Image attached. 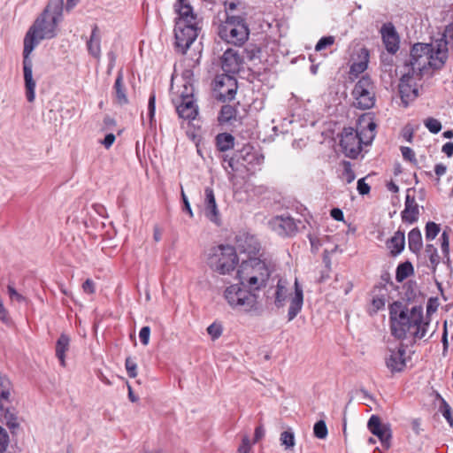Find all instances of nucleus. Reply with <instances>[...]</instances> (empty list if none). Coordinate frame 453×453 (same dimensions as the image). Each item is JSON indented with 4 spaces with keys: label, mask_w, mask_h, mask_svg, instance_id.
Returning <instances> with one entry per match:
<instances>
[{
    "label": "nucleus",
    "mask_w": 453,
    "mask_h": 453,
    "mask_svg": "<svg viewBox=\"0 0 453 453\" xmlns=\"http://www.w3.org/2000/svg\"><path fill=\"white\" fill-rule=\"evenodd\" d=\"M354 105L361 110L372 108L375 104V87L370 77L363 76L352 91Z\"/></svg>",
    "instance_id": "9"
},
{
    "label": "nucleus",
    "mask_w": 453,
    "mask_h": 453,
    "mask_svg": "<svg viewBox=\"0 0 453 453\" xmlns=\"http://www.w3.org/2000/svg\"><path fill=\"white\" fill-rule=\"evenodd\" d=\"M335 38L333 35L324 36L319 39L315 46L316 51H320L334 43Z\"/></svg>",
    "instance_id": "40"
},
{
    "label": "nucleus",
    "mask_w": 453,
    "mask_h": 453,
    "mask_svg": "<svg viewBox=\"0 0 453 453\" xmlns=\"http://www.w3.org/2000/svg\"><path fill=\"white\" fill-rule=\"evenodd\" d=\"M413 273V267L411 263L405 262L397 266L395 278L398 281H403Z\"/></svg>",
    "instance_id": "31"
},
{
    "label": "nucleus",
    "mask_w": 453,
    "mask_h": 453,
    "mask_svg": "<svg viewBox=\"0 0 453 453\" xmlns=\"http://www.w3.org/2000/svg\"><path fill=\"white\" fill-rule=\"evenodd\" d=\"M363 131L345 127L341 133L340 146L343 154L350 158H357L365 144Z\"/></svg>",
    "instance_id": "11"
},
{
    "label": "nucleus",
    "mask_w": 453,
    "mask_h": 453,
    "mask_svg": "<svg viewBox=\"0 0 453 453\" xmlns=\"http://www.w3.org/2000/svg\"><path fill=\"white\" fill-rule=\"evenodd\" d=\"M238 85L234 75L218 74L213 81V90L218 100L225 103L234 99Z\"/></svg>",
    "instance_id": "12"
},
{
    "label": "nucleus",
    "mask_w": 453,
    "mask_h": 453,
    "mask_svg": "<svg viewBox=\"0 0 453 453\" xmlns=\"http://www.w3.org/2000/svg\"><path fill=\"white\" fill-rule=\"evenodd\" d=\"M127 372L129 377L135 378L137 376V365L132 357H127L125 362Z\"/></svg>",
    "instance_id": "42"
},
{
    "label": "nucleus",
    "mask_w": 453,
    "mask_h": 453,
    "mask_svg": "<svg viewBox=\"0 0 453 453\" xmlns=\"http://www.w3.org/2000/svg\"><path fill=\"white\" fill-rule=\"evenodd\" d=\"M9 444V436L6 431L0 426V453L6 450Z\"/></svg>",
    "instance_id": "45"
},
{
    "label": "nucleus",
    "mask_w": 453,
    "mask_h": 453,
    "mask_svg": "<svg viewBox=\"0 0 453 453\" xmlns=\"http://www.w3.org/2000/svg\"><path fill=\"white\" fill-rule=\"evenodd\" d=\"M172 102L180 119L192 120L197 116L198 107L195 104L193 88L191 86L184 85L182 91L180 95L173 96Z\"/></svg>",
    "instance_id": "10"
},
{
    "label": "nucleus",
    "mask_w": 453,
    "mask_h": 453,
    "mask_svg": "<svg viewBox=\"0 0 453 453\" xmlns=\"http://www.w3.org/2000/svg\"><path fill=\"white\" fill-rule=\"evenodd\" d=\"M387 368L392 372H401L406 367V349L400 343L395 349H389L385 357Z\"/></svg>",
    "instance_id": "15"
},
{
    "label": "nucleus",
    "mask_w": 453,
    "mask_h": 453,
    "mask_svg": "<svg viewBox=\"0 0 453 453\" xmlns=\"http://www.w3.org/2000/svg\"><path fill=\"white\" fill-rule=\"evenodd\" d=\"M390 330L393 336L403 340L412 336L422 339L426 336L429 323L424 320L421 306L409 309L401 302H394L389 307Z\"/></svg>",
    "instance_id": "3"
},
{
    "label": "nucleus",
    "mask_w": 453,
    "mask_h": 453,
    "mask_svg": "<svg viewBox=\"0 0 453 453\" xmlns=\"http://www.w3.org/2000/svg\"><path fill=\"white\" fill-rule=\"evenodd\" d=\"M236 111L231 105H224L221 108L219 120L220 122H229L235 118Z\"/></svg>",
    "instance_id": "33"
},
{
    "label": "nucleus",
    "mask_w": 453,
    "mask_h": 453,
    "mask_svg": "<svg viewBox=\"0 0 453 453\" xmlns=\"http://www.w3.org/2000/svg\"><path fill=\"white\" fill-rule=\"evenodd\" d=\"M174 10L178 14L174 27L175 46L181 53H185L198 35L201 20L188 0H177Z\"/></svg>",
    "instance_id": "5"
},
{
    "label": "nucleus",
    "mask_w": 453,
    "mask_h": 453,
    "mask_svg": "<svg viewBox=\"0 0 453 453\" xmlns=\"http://www.w3.org/2000/svg\"><path fill=\"white\" fill-rule=\"evenodd\" d=\"M370 189V186L365 181L364 178L357 180V190L360 195H367Z\"/></svg>",
    "instance_id": "50"
},
{
    "label": "nucleus",
    "mask_w": 453,
    "mask_h": 453,
    "mask_svg": "<svg viewBox=\"0 0 453 453\" xmlns=\"http://www.w3.org/2000/svg\"><path fill=\"white\" fill-rule=\"evenodd\" d=\"M280 440L286 449H292L295 446V435L290 430L282 432Z\"/></svg>",
    "instance_id": "35"
},
{
    "label": "nucleus",
    "mask_w": 453,
    "mask_h": 453,
    "mask_svg": "<svg viewBox=\"0 0 453 453\" xmlns=\"http://www.w3.org/2000/svg\"><path fill=\"white\" fill-rule=\"evenodd\" d=\"M181 197H182V200H183V203H184V210L189 214V216L192 218L193 217V211L191 210V207H190V204H189V202L188 200V197L186 196L184 191L182 190L181 191Z\"/></svg>",
    "instance_id": "55"
},
{
    "label": "nucleus",
    "mask_w": 453,
    "mask_h": 453,
    "mask_svg": "<svg viewBox=\"0 0 453 453\" xmlns=\"http://www.w3.org/2000/svg\"><path fill=\"white\" fill-rule=\"evenodd\" d=\"M216 145L219 151H227L234 146V137L227 133H221L216 136Z\"/></svg>",
    "instance_id": "28"
},
{
    "label": "nucleus",
    "mask_w": 453,
    "mask_h": 453,
    "mask_svg": "<svg viewBox=\"0 0 453 453\" xmlns=\"http://www.w3.org/2000/svg\"><path fill=\"white\" fill-rule=\"evenodd\" d=\"M115 135L113 134H108L105 135L104 139L101 142V143L106 148L109 149L113 142H115Z\"/></svg>",
    "instance_id": "54"
},
{
    "label": "nucleus",
    "mask_w": 453,
    "mask_h": 453,
    "mask_svg": "<svg viewBox=\"0 0 453 453\" xmlns=\"http://www.w3.org/2000/svg\"><path fill=\"white\" fill-rule=\"evenodd\" d=\"M227 162L228 167H230L233 171H236L237 168L235 166V159L234 157H230L228 160L225 159Z\"/></svg>",
    "instance_id": "64"
},
{
    "label": "nucleus",
    "mask_w": 453,
    "mask_h": 453,
    "mask_svg": "<svg viewBox=\"0 0 453 453\" xmlns=\"http://www.w3.org/2000/svg\"><path fill=\"white\" fill-rule=\"evenodd\" d=\"M101 32L97 25H94L92 27L91 35L87 41V50L88 54L96 60L101 58Z\"/></svg>",
    "instance_id": "20"
},
{
    "label": "nucleus",
    "mask_w": 453,
    "mask_h": 453,
    "mask_svg": "<svg viewBox=\"0 0 453 453\" xmlns=\"http://www.w3.org/2000/svg\"><path fill=\"white\" fill-rule=\"evenodd\" d=\"M408 244L409 249L414 252L418 253L422 249L423 243H422V237L421 233L418 228H413L410 231L408 234Z\"/></svg>",
    "instance_id": "29"
},
{
    "label": "nucleus",
    "mask_w": 453,
    "mask_h": 453,
    "mask_svg": "<svg viewBox=\"0 0 453 453\" xmlns=\"http://www.w3.org/2000/svg\"><path fill=\"white\" fill-rule=\"evenodd\" d=\"M7 291L11 299H15L18 302L24 301L25 298L20 294H19L12 285H8Z\"/></svg>",
    "instance_id": "51"
},
{
    "label": "nucleus",
    "mask_w": 453,
    "mask_h": 453,
    "mask_svg": "<svg viewBox=\"0 0 453 453\" xmlns=\"http://www.w3.org/2000/svg\"><path fill=\"white\" fill-rule=\"evenodd\" d=\"M447 37L453 39V27H447L443 37L434 43H416L413 45L410 60L406 64L405 72H411V75L420 78L427 67L441 69L448 58Z\"/></svg>",
    "instance_id": "2"
},
{
    "label": "nucleus",
    "mask_w": 453,
    "mask_h": 453,
    "mask_svg": "<svg viewBox=\"0 0 453 453\" xmlns=\"http://www.w3.org/2000/svg\"><path fill=\"white\" fill-rule=\"evenodd\" d=\"M367 428L379 438L384 449H388L390 448L392 431L388 424L382 423L379 416L372 415L367 422Z\"/></svg>",
    "instance_id": "14"
},
{
    "label": "nucleus",
    "mask_w": 453,
    "mask_h": 453,
    "mask_svg": "<svg viewBox=\"0 0 453 453\" xmlns=\"http://www.w3.org/2000/svg\"><path fill=\"white\" fill-rule=\"evenodd\" d=\"M441 413H442V416L449 422V426L451 427H453V418L451 415V408L445 401L442 402Z\"/></svg>",
    "instance_id": "44"
},
{
    "label": "nucleus",
    "mask_w": 453,
    "mask_h": 453,
    "mask_svg": "<svg viewBox=\"0 0 453 453\" xmlns=\"http://www.w3.org/2000/svg\"><path fill=\"white\" fill-rule=\"evenodd\" d=\"M385 305V302L382 298H374L372 300V306L376 309V310H380L381 309L382 307H384Z\"/></svg>",
    "instance_id": "60"
},
{
    "label": "nucleus",
    "mask_w": 453,
    "mask_h": 453,
    "mask_svg": "<svg viewBox=\"0 0 453 453\" xmlns=\"http://www.w3.org/2000/svg\"><path fill=\"white\" fill-rule=\"evenodd\" d=\"M156 96L154 93H151L149 98L148 103V118L150 120V126L155 122V109H156Z\"/></svg>",
    "instance_id": "39"
},
{
    "label": "nucleus",
    "mask_w": 453,
    "mask_h": 453,
    "mask_svg": "<svg viewBox=\"0 0 453 453\" xmlns=\"http://www.w3.org/2000/svg\"><path fill=\"white\" fill-rule=\"evenodd\" d=\"M270 228L280 236H288L297 231V225L290 216H276L268 222Z\"/></svg>",
    "instance_id": "17"
},
{
    "label": "nucleus",
    "mask_w": 453,
    "mask_h": 453,
    "mask_svg": "<svg viewBox=\"0 0 453 453\" xmlns=\"http://www.w3.org/2000/svg\"><path fill=\"white\" fill-rule=\"evenodd\" d=\"M206 263L213 272L221 275H226L230 274L236 268L239 257L233 246L219 244L208 250Z\"/></svg>",
    "instance_id": "6"
},
{
    "label": "nucleus",
    "mask_w": 453,
    "mask_h": 453,
    "mask_svg": "<svg viewBox=\"0 0 453 453\" xmlns=\"http://www.w3.org/2000/svg\"><path fill=\"white\" fill-rule=\"evenodd\" d=\"M405 244L404 233L397 231L394 236L388 241V247L390 249L391 253L398 255L403 250Z\"/></svg>",
    "instance_id": "27"
},
{
    "label": "nucleus",
    "mask_w": 453,
    "mask_h": 453,
    "mask_svg": "<svg viewBox=\"0 0 453 453\" xmlns=\"http://www.w3.org/2000/svg\"><path fill=\"white\" fill-rule=\"evenodd\" d=\"M446 166L442 164H437L434 167V172L438 176H441L446 173Z\"/></svg>",
    "instance_id": "59"
},
{
    "label": "nucleus",
    "mask_w": 453,
    "mask_h": 453,
    "mask_svg": "<svg viewBox=\"0 0 453 453\" xmlns=\"http://www.w3.org/2000/svg\"><path fill=\"white\" fill-rule=\"evenodd\" d=\"M365 122V119L363 118L360 122V127L363 128L361 131H363L365 145H368L375 137L376 124L372 119H369V121L366 123V126L363 127V123Z\"/></svg>",
    "instance_id": "30"
},
{
    "label": "nucleus",
    "mask_w": 453,
    "mask_h": 453,
    "mask_svg": "<svg viewBox=\"0 0 453 453\" xmlns=\"http://www.w3.org/2000/svg\"><path fill=\"white\" fill-rule=\"evenodd\" d=\"M79 2L80 0H66V11H71Z\"/></svg>",
    "instance_id": "61"
},
{
    "label": "nucleus",
    "mask_w": 453,
    "mask_h": 453,
    "mask_svg": "<svg viewBox=\"0 0 453 453\" xmlns=\"http://www.w3.org/2000/svg\"><path fill=\"white\" fill-rule=\"evenodd\" d=\"M63 0H54L48 4L42 13L35 19L24 38V50L32 52L42 40L57 35L58 26L63 19Z\"/></svg>",
    "instance_id": "4"
},
{
    "label": "nucleus",
    "mask_w": 453,
    "mask_h": 453,
    "mask_svg": "<svg viewBox=\"0 0 453 453\" xmlns=\"http://www.w3.org/2000/svg\"><path fill=\"white\" fill-rule=\"evenodd\" d=\"M441 251L445 257H448L449 251V235L445 231L441 234Z\"/></svg>",
    "instance_id": "47"
},
{
    "label": "nucleus",
    "mask_w": 453,
    "mask_h": 453,
    "mask_svg": "<svg viewBox=\"0 0 453 453\" xmlns=\"http://www.w3.org/2000/svg\"><path fill=\"white\" fill-rule=\"evenodd\" d=\"M438 307V302L437 299L430 298L427 302L426 305V313L431 314L437 310Z\"/></svg>",
    "instance_id": "53"
},
{
    "label": "nucleus",
    "mask_w": 453,
    "mask_h": 453,
    "mask_svg": "<svg viewBox=\"0 0 453 453\" xmlns=\"http://www.w3.org/2000/svg\"><path fill=\"white\" fill-rule=\"evenodd\" d=\"M424 125L433 134H438L441 129V122L434 118H427L425 119Z\"/></svg>",
    "instance_id": "37"
},
{
    "label": "nucleus",
    "mask_w": 453,
    "mask_h": 453,
    "mask_svg": "<svg viewBox=\"0 0 453 453\" xmlns=\"http://www.w3.org/2000/svg\"><path fill=\"white\" fill-rule=\"evenodd\" d=\"M429 261H430L433 272H435L436 267L440 263V257H439L435 248H433V252L429 255Z\"/></svg>",
    "instance_id": "48"
},
{
    "label": "nucleus",
    "mask_w": 453,
    "mask_h": 453,
    "mask_svg": "<svg viewBox=\"0 0 453 453\" xmlns=\"http://www.w3.org/2000/svg\"><path fill=\"white\" fill-rule=\"evenodd\" d=\"M236 157L242 158L244 163L249 165H261L264 161V156L258 153L252 145L245 144L238 151Z\"/></svg>",
    "instance_id": "21"
},
{
    "label": "nucleus",
    "mask_w": 453,
    "mask_h": 453,
    "mask_svg": "<svg viewBox=\"0 0 453 453\" xmlns=\"http://www.w3.org/2000/svg\"><path fill=\"white\" fill-rule=\"evenodd\" d=\"M218 34L227 43L242 45L247 41L250 31L242 17L231 16L219 27Z\"/></svg>",
    "instance_id": "8"
},
{
    "label": "nucleus",
    "mask_w": 453,
    "mask_h": 453,
    "mask_svg": "<svg viewBox=\"0 0 453 453\" xmlns=\"http://www.w3.org/2000/svg\"><path fill=\"white\" fill-rule=\"evenodd\" d=\"M290 284L287 279L280 278L278 280L275 294L274 304L277 308H282L289 296ZM303 304V291L299 284L297 278L294 282V294L289 297V307L288 311V320L292 321L302 311Z\"/></svg>",
    "instance_id": "7"
},
{
    "label": "nucleus",
    "mask_w": 453,
    "mask_h": 453,
    "mask_svg": "<svg viewBox=\"0 0 453 453\" xmlns=\"http://www.w3.org/2000/svg\"><path fill=\"white\" fill-rule=\"evenodd\" d=\"M70 342L67 334H61L56 343V357L62 366H65V353L69 350Z\"/></svg>",
    "instance_id": "25"
},
{
    "label": "nucleus",
    "mask_w": 453,
    "mask_h": 453,
    "mask_svg": "<svg viewBox=\"0 0 453 453\" xmlns=\"http://www.w3.org/2000/svg\"><path fill=\"white\" fill-rule=\"evenodd\" d=\"M244 50L229 48L220 58V65L224 73L234 75L243 69Z\"/></svg>",
    "instance_id": "13"
},
{
    "label": "nucleus",
    "mask_w": 453,
    "mask_h": 453,
    "mask_svg": "<svg viewBox=\"0 0 453 453\" xmlns=\"http://www.w3.org/2000/svg\"><path fill=\"white\" fill-rule=\"evenodd\" d=\"M342 176L347 183H350L355 180L356 175L354 171L351 169V165L349 162H344V170L342 173Z\"/></svg>",
    "instance_id": "43"
},
{
    "label": "nucleus",
    "mask_w": 453,
    "mask_h": 453,
    "mask_svg": "<svg viewBox=\"0 0 453 453\" xmlns=\"http://www.w3.org/2000/svg\"><path fill=\"white\" fill-rule=\"evenodd\" d=\"M357 60L354 61L350 65V73L359 74L367 69L369 62V51L362 47L357 50Z\"/></svg>",
    "instance_id": "24"
},
{
    "label": "nucleus",
    "mask_w": 453,
    "mask_h": 453,
    "mask_svg": "<svg viewBox=\"0 0 453 453\" xmlns=\"http://www.w3.org/2000/svg\"><path fill=\"white\" fill-rule=\"evenodd\" d=\"M331 216L338 221L343 220V212L338 208H334L331 211Z\"/></svg>",
    "instance_id": "57"
},
{
    "label": "nucleus",
    "mask_w": 453,
    "mask_h": 453,
    "mask_svg": "<svg viewBox=\"0 0 453 453\" xmlns=\"http://www.w3.org/2000/svg\"><path fill=\"white\" fill-rule=\"evenodd\" d=\"M314 436L318 439L323 440L327 437L328 430L324 420H319L315 423L313 426Z\"/></svg>",
    "instance_id": "34"
},
{
    "label": "nucleus",
    "mask_w": 453,
    "mask_h": 453,
    "mask_svg": "<svg viewBox=\"0 0 453 453\" xmlns=\"http://www.w3.org/2000/svg\"><path fill=\"white\" fill-rule=\"evenodd\" d=\"M27 50H23V73L25 81L26 97L29 103L35 99V81L33 78V62L30 54Z\"/></svg>",
    "instance_id": "16"
},
{
    "label": "nucleus",
    "mask_w": 453,
    "mask_h": 453,
    "mask_svg": "<svg viewBox=\"0 0 453 453\" xmlns=\"http://www.w3.org/2000/svg\"><path fill=\"white\" fill-rule=\"evenodd\" d=\"M383 42L389 53H395L399 49V37L392 26H384L381 29Z\"/></svg>",
    "instance_id": "22"
},
{
    "label": "nucleus",
    "mask_w": 453,
    "mask_h": 453,
    "mask_svg": "<svg viewBox=\"0 0 453 453\" xmlns=\"http://www.w3.org/2000/svg\"><path fill=\"white\" fill-rule=\"evenodd\" d=\"M150 326H143L141 328L139 337L143 345H148L150 342Z\"/></svg>",
    "instance_id": "46"
},
{
    "label": "nucleus",
    "mask_w": 453,
    "mask_h": 453,
    "mask_svg": "<svg viewBox=\"0 0 453 453\" xmlns=\"http://www.w3.org/2000/svg\"><path fill=\"white\" fill-rule=\"evenodd\" d=\"M265 435V429L262 426H259L255 430L254 442L258 441Z\"/></svg>",
    "instance_id": "58"
},
{
    "label": "nucleus",
    "mask_w": 453,
    "mask_h": 453,
    "mask_svg": "<svg viewBox=\"0 0 453 453\" xmlns=\"http://www.w3.org/2000/svg\"><path fill=\"white\" fill-rule=\"evenodd\" d=\"M251 449L250 441L248 436H244L242 444L238 448V453H250Z\"/></svg>",
    "instance_id": "49"
},
{
    "label": "nucleus",
    "mask_w": 453,
    "mask_h": 453,
    "mask_svg": "<svg viewBox=\"0 0 453 453\" xmlns=\"http://www.w3.org/2000/svg\"><path fill=\"white\" fill-rule=\"evenodd\" d=\"M440 232V226L434 222H428L426 226V240H434Z\"/></svg>",
    "instance_id": "38"
},
{
    "label": "nucleus",
    "mask_w": 453,
    "mask_h": 453,
    "mask_svg": "<svg viewBox=\"0 0 453 453\" xmlns=\"http://www.w3.org/2000/svg\"><path fill=\"white\" fill-rule=\"evenodd\" d=\"M411 72H404L399 82V93L403 103L407 105L418 96V89L412 86Z\"/></svg>",
    "instance_id": "18"
},
{
    "label": "nucleus",
    "mask_w": 453,
    "mask_h": 453,
    "mask_svg": "<svg viewBox=\"0 0 453 453\" xmlns=\"http://www.w3.org/2000/svg\"><path fill=\"white\" fill-rule=\"evenodd\" d=\"M400 150L404 160L413 165H417L416 155L412 149L410 147L402 146Z\"/></svg>",
    "instance_id": "41"
},
{
    "label": "nucleus",
    "mask_w": 453,
    "mask_h": 453,
    "mask_svg": "<svg viewBox=\"0 0 453 453\" xmlns=\"http://www.w3.org/2000/svg\"><path fill=\"white\" fill-rule=\"evenodd\" d=\"M82 289L87 294L95 293V283L92 280L87 279L82 284Z\"/></svg>",
    "instance_id": "52"
},
{
    "label": "nucleus",
    "mask_w": 453,
    "mask_h": 453,
    "mask_svg": "<svg viewBox=\"0 0 453 453\" xmlns=\"http://www.w3.org/2000/svg\"><path fill=\"white\" fill-rule=\"evenodd\" d=\"M441 151L445 153L448 157H451L453 155V142H446L442 146Z\"/></svg>",
    "instance_id": "56"
},
{
    "label": "nucleus",
    "mask_w": 453,
    "mask_h": 453,
    "mask_svg": "<svg viewBox=\"0 0 453 453\" xmlns=\"http://www.w3.org/2000/svg\"><path fill=\"white\" fill-rule=\"evenodd\" d=\"M114 95L116 102L120 104H126L128 102L127 96L126 95V89L123 84V73L122 71L118 73L115 83H114Z\"/></svg>",
    "instance_id": "26"
},
{
    "label": "nucleus",
    "mask_w": 453,
    "mask_h": 453,
    "mask_svg": "<svg viewBox=\"0 0 453 453\" xmlns=\"http://www.w3.org/2000/svg\"><path fill=\"white\" fill-rule=\"evenodd\" d=\"M271 273L270 266L257 257L243 261L237 272L240 284H232L224 291L228 305L238 312L258 315L260 305L252 291L265 287Z\"/></svg>",
    "instance_id": "1"
},
{
    "label": "nucleus",
    "mask_w": 453,
    "mask_h": 453,
    "mask_svg": "<svg viewBox=\"0 0 453 453\" xmlns=\"http://www.w3.org/2000/svg\"><path fill=\"white\" fill-rule=\"evenodd\" d=\"M108 58H109V60H110L109 69H112L114 65H115L116 56H115V54L113 52H109L108 53Z\"/></svg>",
    "instance_id": "62"
},
{
    "label": "nucleus",
    "mask_w": 453,
    "mask_h": 453,
    "mask_svg": "<svg viewBox=\"0 0 453 453\" xmlns=\"http://www.w3.org/2000/svg\"><path fill=\"white\" fill-rule=\"evenodd\" d=\"M223 332V327L220 323L214 322L207 327V333L213 341L219 339Z\"/></svg>",
    "instance_id": "36"
},
{
    "label": "nucleus",
    "mask_w": 453,
    "mask_h": 453,
    "mask_svg": "<svg viewBox=\"0 0 453 453\" xmlns=\"http://www.w3.org/2000/svg\"><path fill=\"white\" fill-rule=\"evenodd\" d=\"M403 137L406 141H408L409 142H411V140H412V137H413V133L411 130H407L405 129L403 131Z\"/></svg>",
    "instance_id": "63"
},
{
    "label": "nucleus",
    "mask_w": 453,
    "mask_h": 453,
    "mask_svg": "<svg viewBox=\"0 0 453 453\" xmlns=\"http://www.w3.org/2000/svg\"><path fill=\"white\" fill-rule=\"evenodd\" d=\"M418 206L413 196H406L405 207L402 211V219L404 222L413 223L418 220Z\"/></svg>",
    "instance_id": "23"
},
{
    "label": "nucleus",
    "mask_w": 453,
    "mask_h": 453,
    "mask_svg": "<svg viewBox=\"0 0 453 453\" xmlns=\"http://www.w3.org/2000/svg\"><path fill=\"white\" fill-rule=\"evenodd\" d=\"M204 214L207 219L214 223L219 221V210L212 188L207 187L204 189Z\"/></svg>",
    "instance_id": "19"
},
{
    "label": "nucleus",
    "mask_w": 453,
    "mask_h": 453,
    "mask_svg": "<svg viewBox=\"0 0 453 453\" xmlns=\"http://www.w3.org/2000/svg\"><path fill=\"white\" fill-rule=\"evenodd\" d=\"M11 381L6 376L0 375V400L7 401L11 395Z\"/></svg>",
    "instance_id": "32"
}]
</instances>
